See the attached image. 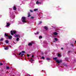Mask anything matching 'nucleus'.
I'll list each match as a JSON object with an SVG mask.
<instances>
[{
	"instance_id": "1",
	"label": "nucleus",
	"mask_w": 76,
	"mask_h": 76,
	"mask_svg": "<svg viewBox=\"0 0 76 76\" xmlns=\"http://www.w3.org/2000/svg\"><path fill=\"white\" fill-rule=\"evenodd\" d=\"M57 59V58L56 57L53 58V60H56V63H57L58 64H60V63H61V62H62V60H60L59 61L58 59Z\"/></svg>"
},
{
	"instance_id": "2",
	"label": "nucleus",
	"mask_w": 76,
	"mask_h": 76,
	"mask_svg": "<svg viewBox=\"0 0 76 76\" xmlns=\"http://www.w3.org/2000/svg\"><path fill=\"white\" fill-rule=\"evenodd\" d=\"M21 20L22 21V22H23V23H26V17H22L21 19Z\"/></svg>"
},
{
	"instance_id": "3",
	"label": "nucleus",
	"mask_w": 76,
	"mask_h": 76,
	"mask_svg": "<svg viewBox=\"0 0 76 76\" xmlns=\"http://www.w3.org/2000/svg\"><path fill=\"white\" fill-rule=\"evenodd\" d=\"M11 35H13V34H15L16 32V31H11Z\"/></svg>"
},
{
	"instance_id": "4",
	"label": "nucleus",
	"mask_w": 76,
	"mask_h": 76,
	"mask_svg": "<svg viewBox=\"0 0 76 76\" xmlns=\"http://www.w3.org/2000/svg\"><path fill=\"white\" fill-rule=\"evenodd\" d=\"M34 42H31L29 43V45H31V46H32V45L34 44Z\"/></svg>"
},
{
	"instance_id": "5",
	"label": "nucleus",
	"mask_w": 76,
	"mask_h": 76,
	"mask_svg": "<svg viewBox=\"0 0 76 76\" xmlns=\"http://www.w3.org/2000/svg\"><path fill=\"white\" fill-rule=\"evenodd\" d=\"M21 54V57H23V56L24 55V54H23V53H22V52H20L19 53V54H18V55L20 56V54Z\"/></svg>"
},
{
	"instance_id": "6",
	"label": "nucleus",
	"mask_w": 76,
	"mask_h": 76,
	"mask_svg": "<svg viewBox=\"0 0 76 76\" xmlns=\"http://www.w3.org/2000/svg\"><path fill=\"white\" fill-rule=\"evenodd\" d=\"M15 37H18V38H20V35L19 34H15Z\"/></svg>"
},
{
	"instance_id": "7",
	"label": "nucleus",
	"mask_w": 76,
	"mask_h": 76,
	"mask_svg": "<svg viewBox=\"0 0 76 76\" xmlns=\"http://www.w3.org/2000/svg\"><path fill=\"white\" fill-rule=\"evenodd\" d=\"M4 37H8V34H7V33H5Z\"/></svg>"
},
{
	"instance_id": "8",
	"label": "nucleus",
	"mask_w": 76,
	"mask_h": 76,
	"mask_svg": "<svg viewBox=\"0 0 76 76\" xmlns=\"http://www.w3.org/2000/svg\"><path fill=\"white\" fill-rule=\"evenodd\" d=\"M34 61V60L32 58H31L29 60V61H30L31 62V61Z\"/></svg>"
},
{
	"instance_id": "9",
	"label": "nucleus",
	"mask_w": 76,
	"mask_h": 76,
	"mask_svg": "<svg viewBox=\"0 0 76 76\" xmlns=\"http://www.w3.org/2000/svg\"><path fill=\"white\" fill-rule=\"evenodd\" d=\"M8 38H9V39H12V36L11 35H10L8 36Z\"/></svg>"
},
{
	"instance_id": "10",
	"label": "nucleus",
	"mask_w": 76,
	"mask_h": 76,
	"mask_svg": "<svg viewBox=\"0 0 76 76\" xmlns=\"http://www.w3.org/2000/svg\"><path fill=\"white\" fill-rule=\"evenodd\" d=\"M10 23H7V25L6 26H10Z\"/></svg>"
},
{
	"instance_id": "11",
	"label": "nucleus",
	"mask_w": 76,
	"mask_h": 76,
	"mask_svg": "<svg viewBox=\"0 0 76 76\" xmlns=\"http://www.w3.org/2000/svg\"><path fill=\"white\" fill-rule=\"evenodd\" d=\"M9 49V47H6L4 48V49L5 50H8Z\"/></svg>"
},
{
	"instance_id": "12",
	"label": "nucleus",
	"mask_w": 76,
	"mask_h": 76,
	"mask_svg": "<svg viewBox=\"0 0 76 76\" xmlns=\"http://www.w3.org/2000/svg\"><path fill=\"white\" fill-rule=\"evenodd\" d=\"M44 28L46 30H47L48 29V27H47V26H45L44 27Z\"/></svg>"
},
{
	"instance_id": "13",
	"label": "nucleus",
	"mask_w": 76,
	"mask_h": 76,
	"mask_svg": "<svg viewBox=\"0 0 76 76\" xmlns=\"http://www.w3.org/2000/svg\"><path fill=\"white\" fill-rule=\"evenodd\" d=\"M13 9V10H16V7L14 6Z\"/></svg>"
},
{
	"instance_id": "14",
	"label": "nucleus",
	"mask_w": 76,
	"mask_h": 76,
	"mask_svg": "<svg viewBox=\"0 0 76 76\" xmlns=\"http://www.w3.org/2000/svg\"><path fill=\"white\" fill-rule=\"evenodd\" d=\"M53 34H54V35H57V32H55L54 33H53Z\"/></svg>"
},
{
	"instance_id": "15",
	"label": "nucleus",
	"mask_w": 76,
	"mask_h": 76,
	"mask_svg": "<svg viewBox=\"0 0 76 76\" xmlns=\"http://www.w3.org/2000/svg\"><path fill=\"white\" fill-rule=\"evenodd\" d=\"M30 18L31 19H34V16L31 17Z\"/></svg>"
},
{
	"instance_id": "16",
	"label": "nucleus",
	"mask_w": 76,
	"mask_h": 76,
	"mask_svg": "<svg viewBox=\"0 0 76 76\" xmlns=\"http://www.w3.org/2000/svg\"><path fill=\"white\" fill-rule=\"evenodd\" d=\"M54 39L55 41H58V39L57 38H54Z\"/></svg>"
},
{
	"instance_id": "17",
	"label": "nucleus",
	"mask_w": 76,
	"mask_h": 76,
	"mask_svg": "<svg viewBox=\"0 0 76 76\" xmlns=\"http://www.w3.org/2000/svg\"><path fill=\"white\" fill-rule=\"evenodd\" d=\"M6 43H7V44H8V43H9V41L7 40H6L5 41Z\"/></svg>"
},
{
	"instance_id": "18",
	"label": "nucleus",
	"mask_w": 76,
	"mask_h": 76,
	"mask_svg": "<svg viewBox=\"0 0 76 76\" xmlns=\"http://www.w3.org/2000/svg\"><path fill=\"white\" fill-rule=\"evenodd\" d=\"M38 10V9H34V11H37Z\"/></svg>"
},
{
	"instance_id": "19",
	"label": "nucleus",
	"mask_w": 76,
	"mask_h": 76,
	"mask_svg": "<svg viewBox=\"0 0 76 76\" xmlns=\"http://www.w3.org/2000/svg\"><path fill=\"white\" fill-rule=\"evenodd\" d=\"M34 34H35V35H37V34H39V32H37L36 33H34Z\"/></svg>"
},
{
	"instance_id": "20",
	"label": "nucleus",
	"mask_w": 76,
	"mask_h": 76,
	"mask_svg": "<svg viewBox=\"0 0 76 76\" xmlns=\"http://www.w3.org/2000/svg\"><path fill=\"white\" fill-rule=\"evenodd\" d=\"M30 12H31V13H33V12H34V11H33L32 10H30Z\"/></svg>"
},
{
	"instance_id": "21",
	"label": "nucleus",
	"mask_w": 76,
	"mask_h": 76,
	"mask_svg": "<svg viewBox=\"0 0 76 76\" xmlns=\"http://www.w3.org/2000/svg\"><path fill=\"white\" fill-rule=\"evenodd\" d=\"M42 59H43V60H45V57H44V56H42Z\"/></svg>"
},
{
	"instance_id": "22",
	"label": "nucleus",
	"mask_w": 76,
	"mask_h": 76,
	"mask_svg": "<svg viewBox=\"0 0 76 76\" xmlns=\"http://www.w3.org/2000/svg\"><path fill=\"white\" fill-rule=\"evenodd\" d=\"M61 56V54H60L59 53H58V57H60Z\"/></svg>"
},
{
	"instance_id": "23",
	"label": "nucleus",
	"mask_w": 76,
	"mask_h": 76,
	"mask_svg": "<svg viewBox=\"0 0 76 76\" xmlns=\"http://www.w3.org/2000/svg\"><path fill=\"white\" fill-rule=\"evenodd\" d=\"M19 38H17L16 39L17 41H19Z\"/></svg>"
},
{
	"instance_id": "24",
	"label": "nucleus",
	"mask_w": 76,
	"mask_h": 76,
	"mask_svg": "<svg viewBox=\"0 0 76 76\" xmlns=\"http://www.w3.org/2000/svg\"><path fill=\"white\" fill-rule=\"evenodd\" d=\"M40 38H42V37L41 35L39 36V39H40Z\"/></svg>"
},
{
	"instance_id": "25",
	"label": "nucleus",
	"mask_w": 76,
	"mask_h": 76,
	"mask_svg": "<svg viewBox=\"0 0 76 76\" xmlns=\"http://www.w3.org/2000/svg\"><path fill=\"white\" fill-rule=\"evenodd\" d=\"M9 66H7L6 67V69H9Z\"/></svg>"
},
{
	"instance_id": "26",
	"label": "nucleus",
	"mask_w": 76,
	"mask_h": 76,
	"mask_svg": "<svg viewBox=\"0 0 76 76\" xmlns=\"http://www.w3.org/2000/svg\"><path fill=\"white\" fill-rule=\"evenodd\" d=\"M39 1H37L36 2V4H39Z\"/></svg>"
},
{
	"instance_id": "27",
	"label": "nucleus",
	"mask_w": 76,
	"mask_h": 76,
	"mask_svg": "<svg viewBox=\"0 0 76 76\" xmlns=\"http://www.w3.org/2000/svg\"><path fill=\"white\" fill-rule=\"evenodd\" d=\"M41 23H42V22H41V21L39 22V24H41Z\"/></svg>"
},
{
	"instance_id": "28",
	"label": "nucleus",
	"mask_w": 76,
	"mask_h": 76,
	"mask_svg": "<svg viewBox=\"0 0 76 76\" xmlns=\"http://www.w3.org/2000/svg\"><path fill=\"white\" fill-rule=\"evenodd\" d=\"M25 53V52L24 51H22V53Z\"/></svg>"
},
{
	"instance_id": "29",
	"label": "nucleus",
	"mask_w": 76,
	"mask_h": 76,
	"mask_svg": "<svg viewBox=\"0 0 76 76\" xmlns=\"http://www.w3.org/2000/svg\"><path fill=\"white\" fill-rule=\"evenodd\" d=\"M47 60H49L50 59H49V58H47Z\"/></svg>"
},
{
	"instance_id": "30",
	"label": "nucleus",
	"mask_w": 76,
	"mask_h": 76,
	"mask_svg": "<svg viewBox=\"0 0 76 76\" xmlns=\"http://www.w3.org/2000/svg\"><path fill=\"white\" fill-rule=\"evenodd\" d=\"M3 38H1L0 39V41H3Z\"/></svg>"
},
{
	"instance_id": "31",
	"label": "nucleus",
	"mask_w": 76,
	"mask_h": 76,
	"mask_svg": "<svg viewBox=\"0 0 76 76\" xmlns=\"http://www.w3.org/2000/svg\"><path fill=\"white\" fill-rule=\"evenodd\" d=\"M31 16V15H30V13H29V17H30V16Z\"/></svg>"
},
{
	"instance_id": "32",
	"label": "nucleus",
	"mask_w": 76,
	"mask_h": 76,
	"mask_svg": "<svg viewBox=\"0 0 76 76\" xmlns=\"http://www.w3.org/2000/svg\"><path fill=\"white\" fill-rule=\"evenodd\" d=\"M0 66H1L2 65H3V64H2L1 63H0Z\"/></svg>"
},
{
	"instance_id": "33",
	"label": "nucleus",
	"mask_w": 76,
	"mask_h": 76,
	"mask_svg": "<svg viewBox=\"0 0 76 76\" xmlns=\"http://www.w3.org/2000/svg\"><path fill=\"white\" fill-rule=\"evenodd\" d=\"M70 52H71V51H69L68 53H70Z\"/></svg>"
},
{
	"instance_id": "34",
	"label": "nucleus",
	"mask_w": 76,
	"mask_h": 76,
	"mask_svg": "<svg viewBox=\"0 0 76 76\" xmlns=\"http://www.w3.org/2000/svg\"><path fill=\"white\" fill-rule=\"evenodd\" d=\"M34 57V55H32V58H33V57Z\"/></svg>"
},
{
	"instance_id": "35",
	"label": "nucleus",
	"mask_w": 76,
	"mask_h": 76,
	"mask_svg": "<svg viewBox=\"0 0 76 76\" xmlns=\"http://www.w3.org/2000/svg\"><path fill=\"white\" fill-rule=\"evenodd\" d=\"M71 45H72V47H73L74 46L73 44Z\"/></svg>"
},
{
	"instance_id": "36",
	"label": "nucleus",
	"mask_w": 76,
	"mask_h": 76,
	"mask_svg": "<svg viewBox=\"0 0 76 76\" xmlns=\"http://www.w3.org/2000/svg\"><path fill=\"white\" fill-rule=\"evenodd\" d=\"M61 50H63V48H61Z\"/></svg>"
},
{
	"instance_id": "37",
	"label": "nucleus",
	"mask_w": 76,
	"mask_h": 76,
	"mask_svg": "<svg viewBox=\"0 0 76 76\" xmlns=\"http://www.w3.org/2000/svg\"><path fill=\"white\" fill-rule=\"evenodd\" d=\"M27 56L28 57H29V54H27Z\"/></svg>"
},
{
	"instance_id": "38",
	"label": "nucleus",
	"mask_w": 76,
	"mask_h": 76,
	"mask_svg": "<svg viewBox=\"0 0 76 76\" xmlns=\"http://www.w3.org/2000/svg\"><path fill=\"white\" fill-rule=\"evenodd\" d=\"M39 4H41V3L39 2Z\"/></svg>"
},
{
	"instance_id": "39",
	"label": "nucleus",
	"mask_w": 76,
	"mask_h": 76,
	"mask_svg": "<svg viewBox=\"0 0 76 76\" xmlns=\"http://www.w3.org/2000/svg\"><path fill=\"white\" fill-rule=\"evenodd\" d=\"M53 42H56V41H53Z\"/></svg>"
},
{
	"instance_id": "40",
	"label": "nucleus",
	"mask_w": 76,
	"mask_h": 76,
	"mask_svg": "<svg viewBox=\"0 0 76 76\" xmlns=\"http://www.w3.org/2000/svg\"><path fill=\"white\" fill-rule=\"evenodd\" d=\"M28 17H29V13H28Z\"/></svg>"
},
{
	"instance_id": "41",
	"label": "nucleus",
	"mask_w": 76,
	"mask_h": 76,
	"mask_svg": "<svg viewBox=\"0 0 76 76\" xmlns=\"http://www.w3.org/2000/svg\"><path fill=\"white\" fill-rule=\"evenodd\" d=\"M75 54H76V52H75Z\"/></svg>"
},
{
	"instance_id": "42",
	"label": "nucleus",
	"mask_w": 76,
	"mask_h": 76,
	"mask_svg": "<svg viewBox=\"0 0 76 76\" xmlns=\"http://www.w3.org/2000/svg\"><path fill=\"white\" fill-rule=\"evenodd\" d=\"M75 42L76 43V40L75 41Z\"/></svg>"
},
{
	"instance_id": "43",
	"label": "nucleus",
	"mask_w": 76,
	"mask_h": 76,
	"mask_svg": "<svg viewBox=\"0 0 76 76\" xmlns=\"http://www.w3.org/2000/svg\"><path fill=\"white\" fill-rule=\"evenodd\" d=\"M29 76H30V75H29Z\"/></svg>"
},
{
	"instance_id": "44",
	"label": "nucleus",
	"mask_w": 76,
	"mask_h": 76,
	"mask_svg": "<svg viewBox=\"0 0 76 76\" xmlns=\"http://www.w3.org/2000/svg\"><path fill=\"white\" fill-rule=\"evenodd\" d=\"M28 45H29V44H28Z\"/></svg>"
},
{
	"instance_id": "45",
	"label": "nucleus",
	"mask_w": 76,
	"mask_h": 76,
	"mask_svg": "<svg viewBox=\"0 0 76 76\" xmlns=\"http://www.w3.org/2000/svg\"><path fill=\"white\" fill-rule=\"evenodd\" d=\"M66 66H67V65H66Z\"/></svg>"
}]
</instances>
